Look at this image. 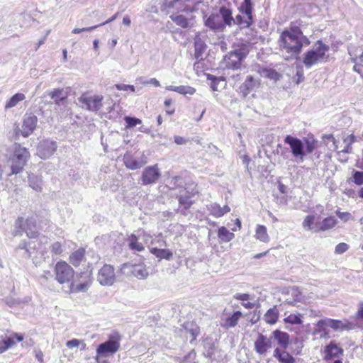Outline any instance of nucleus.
Wrapping results in <instances>:
<instances>
[{
	"instance_id": "obj_17",
	"label": "nucleus",
	"mask_w": 363,
	"mask_h": 363,
	"mask_svg": "<svg viewBox=\"0 0 363 363\" xmlns=\"http://www.w3.org/2000/svg\"><path fill=\"white\" fill-rule=\"evenodd\" d=\"M204 25L214 33L223 32L227 27L216 13H212L208 17H205Z\"/></svg>"
},
{
	"instance_id": "obj_46",
	"label": "nucleus",
	"mask_w": 363,
	"mask_h": 363,
	"mask_svg": "<svg viewBox=\"0 0 363 363\" xmlns=\"http://www.w3.org/2000/svg\"><path fill=\"white\" fill-rule=\"evenodd\" d=\"M132 274L140 279H143L147 277L148 272L145 266L135 265L133 267Z\"/></svg>"
},
{
	"instance_id": "obj_35",
	"label": "nucleus",
	"mask_w": 363,
	"mask_h": 363,
	"mask_svg": "<svg viewBox=\"0 0 363 363\" xmlns=\"http://www.w3.org/2000/svg\"><path fill=\"white\" fill-rule=\"evenodd\" d=\"M254 23L253 16H246L244 18L241 15L238 14L234 18V25L237 24L240 26V28H249Z\"/></svg>"
},
{
	"instance_id": "obj_60",
	"label": "nucleus",
	"mask_w": 363,
	"mask_h": 363,
	"mask_svg": "<svg viewBox=\"0 0 363 363\" xmlns=\"http://www.w3.org/2000/svg\"><path fill=\"white\" fill-rule=\"evenodd\" d=\"M357 58H352V62H354L355 65L353 67V69L354 72L359 73L362 77H363V65L361 64H357L356 62Z\"/></svg>"
},
{
	"instance_id": "obj_9",
	"label": "nucleus",
	"mask_w": 363,
	"mask_h": 363,
	"mask_svg": "<svg viewBox=\"0 0 363 363\" xmlns=\"http://www.w3.org/2000/svg\"><path fill=\"white\" fill-rule=\"evenodd\" d=\"M260 86V79L252 75L248 74L244 78V81L238 86L237 91L243 98L245 99L248 94L255 91Z\"/></svg>"
},
{
	"instance_id": "obj_30",
	"label": "nucleus",
	"mask_w": 363,
	"mask_h": 363,
	"mask_svg": "<svg viewBox=\"0 0 363 363\" xmlns=\"http://www.w3.org/2000/svg\"><path fill=\"white\" fill-rule=\"evenodd\" d=\"M169 18L177 26L182 28H189L192 26L190 20L182 14H171Z\"/></svg>"
},
{
	"instance_id": "obj_31",
	"label": "nucleus",
	"mask_w": 363,
	"mask_h": 363,
	"mask_svg": "<svg viewBox=\"0 0 363 363\" xmlns=\"http://www.w3.org/2000/svg\"><path fill=\"white\" fill-rule=\"evenodd\" d=\"M28 182L29 186L37 192L43 191V182L40 177L33 174H29L28 177Z\"/></svg>"
},
{
	"instance_id": "obj_38",
	"label": "nucleus",
	"mask_w": 363,
	"mask_h": 363,
	"mask_svg": "<svg viewBox=\"0 0 363 363\" xmlns=\"http://www.w3.org/2000/svg\"><path fill=\"white\" fill-rule=\"evenodd\" d=\"M25 99L26 96L23 93H17L14 94L6 101L4 106L5 110L16 106L19 102L23 101Z\"/></svg>"
},
{
	"instance_id": "obj_24",
	"label": "nucleus",
	"mask_w": 363,
	"mask_h": 363,
	"mask_svg": "<svg viewBox=\"0 0 363 363\" xmlns=\"http://www.w3.org/2000/svg\"><path fill=\"white\" fill-rule=\"evenodd\" d=\"M286 295L290 296L284 299V302L289 305H295L296 302H301L303 300V296L297 286H291L287 289Z\"/></svg>"
},
{
	"instance_id": "obj_2",
	"label": "nucleus",
	"mask_w": 363,
	"mask_h": 363,
	"mask_svg": "<svg viewBox=\"0 0 363 363\" xmlns=\"http://www.w3.org/2000/svg\"><path fill=\"white\" fill-rule=\"evenodd\" d=\"M298 36H301V30L298 27L284 30L279 40L280 48L286 50L291 56L298 55L301 52V43L299 42Z\"/></svg>"
},
{
	"instance_id": "obj_12",
	"label": "nucleus",
	"mask_w": 363,
	"mask_h": 363,
	"mask_svg": "<svg viewBox=\"0 0 363 363\" xmlns=\"http://www.w3.org/2000/svg\"><path fill=\"white\" fill-rule=\"evenodd\" d=\"M38 123V118L33 113H26L23 116L21 129L16 130V134H21L24 138H28L33 133Z\"/></svg>"
},
{
	"instance_id": "obj_7",
	"label": "nucleus",
	"mask_w": 363,
	"mask_h": 363,
	"mask_svg": "<svg viewBox=\"0 0 363 363\" xmlns=\"http://www.w3.org/2000/svg\"><path fill=\"white\" fill-rule=\"evenodd\" d=\"M15 235H21V230H23L28 237L30 238H36L38 235L36 220L33 217L28 218L24 223L23 218H18L15 223Z\"/></svg>"
},
{
	"instance_id": "obj_50",
	"label": "nucleus",
	"mask_w": 363,
	"mask_h": 363,
	"mask_svg": "<svg viewBox=\"0 0 363 363\" xmlns=\"http://www.w3.org/2000/svg\"><path fill=\"white\" fill-rule=\"evenodd\" d=\"M187 331L191 337L190 342L192 343L200 333L199 327L196 325L191 324V327L187 329Z\"/></svg>"
},
{
	"instance_id": "obj_1",
	"label": "nucleus",
	"mask_w": 363,
	"mask_h": 363,
	"mask_svg": "<svg viewBox=\"0 0 363 363\" xmlns=\"http://www.w3.org/2000/svg\"><path fill=\"white\" fill-rule=\"evenodd\" d=\"M284 141L289 145L290 152L297 162H303L306 156L312 153L316 146L313 139L304 138L301 140L291 135H286Z\"/></svg>"
},
{
	"instance_id": "obj_52",
	"label": "nucleus",
	"mask_w": 363,
	"mask_h": 363,
	"mask_svg": "<svg viewBox=\"0 0 363 363\" xmlns=\"http://www.w3.org/2000/svg\"><path fill=\"white\" fill-rule=\"evenodd\" d=\"M124 120L126 123V128H133L142 123L140 119L130 116H125Z\"/></svg>"
},
{
	"instance_id": "obj_64",
	"label": "nucleus",
	"mask_w": 363,
	"mask_h": 363,
	"mask_svg": "<svg viewBox=\"0 0 363 363\" xmlns=\"http://www.w3.org/2000/svg\"><path fill=\"white\" fill-rule=\"evenodd\" d=\"M355 141H356V137L353 134L348 135L343 140L344 143H349L350 145H352Z\"/></svg>"
},
{
	"instance_id": "obj_55",
	"label": "nucleus",
	"mask_w": 363,
	"mask_h": 363,
	"mask_svg": "<svg viewBox=\"0 0 363 363\" xmlns=\"http://www.w3.org/2000/svg\"><path fill=\"white\" fill-rule=\"evenodd\" d=\"M50 250L51 252L56 255H60L62 252V245L59 242L52 243Z\"/></svg>"
},
{
	"instance_id": "obj_59",
	"label": "nucleus",
	"mask_w": 363,
	"mask_h": 363,
	"mask_svg": "<svg viewBox=\"0 0 363 363\" xmlns=\"http://www.w3.org/2000/svg\"><path fill=\"white\" fill-rule=\"evenodd\" d=\"M99 26H94L91 27H86L83 28H74L72 30V33L74 34H78L82 32H87V31H91L97 28Z\"/></svg>"
},
{
	"instance_id": "obj_8",
	"label": "nucleus",
	"mask_w": 363,
	"mask_h": 363,
	"mask_svg": "<svg viewBox=\"0 0 363 363\" xmlns=\"http://www.w3.org/2000/svg\"><path fill=\"white\" fill-rule=\"evenodd\" d=\"M56 280L61 284L72 282L74 277L73 269L65 262H59L55 267Z\"/></svg>"
},
{
	"instance_id": "obj_32",
	"label": "nucleus",
	"mask_w": 363,
	"mask_h": 363,
	"mask_svg": "<svg viewBox=\"0 0 363 363\" xmlns=\"http://www.w3.org/2000/svg\"><path fill=\"white\" fill-rule=\"evenodd\" d=\"M48 95L54 101V103L58 106L67 97V94L63 89H55L50 91Z\"/></svg>"
},
{
	"instance_id": "obj_26",
	"label": "nucleus",
	"mask_w": 363,
	"mask_h": 363,
	"mask_svg": "<svg viewBox=\"0 0 363 363\" xmlns=\"http://www.w3.org/2000/svg\"><path fill=\"white\" fill-rule=\"evenodd\" d=\"M274 357L280 363H295V358L291 355L289 352H286L285 350L276 348L274 351Z\"/></svg>"
},
{
	"instance_id": "obj_18",
	"label": "nucleus",
	"mask_w": 363,
	"mask_h": 363,
	"mask_svg": "<svg viewBox=\"0 0 363 363\" xmlns=\"http://www.w3.org/2000/svg\"><path fill=\"white\" fill-rule=\"evenodd\" d=\"M83 281L79 284H74L73 281L68 286L67 292H85L88 290L92 283V278L90 272H83L81 274Z\"/></svg>"
},
{
	"instance_id": "obj_47",
	"label": "nucleus",
	"mask_w": 363,
	"mask_h": 363,
	"mask_svg": "<svg viewBox=\"0 0 363 363\" xmlns=\"http://www.w3.org/2000/svg\"><path fill=\"white\" fill-rule=\"evenodd\" d=\"M129 247L131 250L142 252L144 250V246L142 243L138 242V238L136 235H132L129 238Z\"/></svg>"
},
{
	"instance_id": "obj_19",
	"label": "nucleus",
	"mask_w": 363,
	"mask_h": 363,
	"mask_svg": "<svg viewBox=\"0 0 363 363\" xmlns=\"http://www.w3.org/2000/svg\"><path fill=\"white\" fill-rule=\"evenodd\" d=\"M125 166L132 170L141 168L147 162L143 156L134 157L133 155L126 153L123 158Z\"/></svg>"
},
{
	"instance_id": "obj_62",
	"label": "nucleus",
	"mask_w": 363,
	"mask_h": 363,
	"mask_svg": "<svg viewBox=\"0 0 363 363\" xmlns=\"http://www.w3.org/2000/svg\"><path fill=\"white\" fill-rule=\"evenodd\" d=\"M250 298V296L248 294H236L234 295V298L242 301H247Z\"/></svg>"
},
{
	"instance_id": "obj_15",
	"label": "nucleus",
	"mask_w": 363,
	"mask_h": 363,
	"mask_svg": "<svg viewBox=\"0 0 363 363\" xmlns=\"http://www.w3.org/2000/svg\"><path fill=\"white\" fill-rule=\"evenodd\" d=\"M317 327L319 330L325 331L327 328H331L336 331H343L350 330L349 323L345 321L342 322L339 320H334L330 318H325L320 320L317 323Z\"/></svg>"
},
{
	"instance_id": "obj_45",
	"label": "nucleus",
	"mask_w": 363,
	"mask_h": 363,
	"mask_svg": "<svg viewBox=\"0 0 363 363\" xmlns=\"http://www.w3.org/2000/svg\"><path fill=\"white\" fill-rule=\"evenodd\" d=\"M35 245L34 242H29L28 243L23 242L19 244L16 248V250H24L26 254L24 256L27 258H29L31 256L33 251L35 250Z\"/></svg>"
},
{
	"instance_id": "obj_39",
	"label": "nucleus",
	"mask_w": 363,
	"mask_h": 363,
	"mask_svg": "<svg viewBox=\"0 0 363 363\" xmlns=\"http://www.w3.org/2000/svg\"><path fill=\"white\" fill-rule=\"evenodd\" d=\"M84 252L85 251L82 248L78 249L72 252L69 256L70 263L75 267L79 266L84 257Z\"/></svg>"
},
{
	"instance_id": "obj_61",
	"label": "nucleus",
	"mask_w": 363,
	"mask_h": 363,
	"mask_svg": "<svg viewBox=\"0 0 363 363\" xmlns=\"http://www.w3.org/2000/svg\"><path fill=\"white\" fill-rule=\"evenodd\" d=\"M336 214L341 220L344 221H347L351 217L350 213L348 212H340L337 211Z\"/></svg>"
},
{
	"instance_id": "obj_6",
	"label": "nucleus",
	"mask_w": 363,
	"mask_h": 363,
	"mask_svg": "<svg viewBox=\"0 0 363 363\" xmlns=\"http://www.w3.org/2000/svg\"><path fill=\"white\" fill-rule=\"evenodd\" d=\"M194 0H162L161 10L167 13H189L193 11Z\"/></svg>"
},
{
	"instance_id": "obj_34",
	"label": "nucleus",
	"mask_w": 363,
	"mask_h": 363,
	"mask_svg": "<svg viewBox=\"0 0 363 363\" xmlns=\"http://www.w3.org/2000/svg\"><path fill=\"white\" fill-rule=\"evenodd\" d=\"M166 90L173 91L177 92L180 94H183V95H186V94L193 95L196 91V89L194 88H193L190 86H184V85H181V86H166Z\"/></svg>"
},
{
	"instance_id": "obj_13",
	"label": "nucleus",
	"mask_w": 363,
	"mask_h": 363,
	"mask_svg": "<svg viewBox=\"0 0 363 363\" xmlns=\"http://www.w3.org/2000/svg\"><path fill=\"white\" fill-rule=\"evenodd\" d=\"M57 149V144L55 141L43 139L40 140L37 146V155L41 159L46 160L50 157Z\"/></svg>"
},
{
	"instance_id": "obj_11",
	"label": "nucleus",
	"mask_w": 363,
	"mask_h": 363,
	"mask_svg": "<svg viewBox=\"0 0 363 363\" xmlns=\"http://www.w3.org/2000/svg\"><path fill=\"white\" fill-rule=\"evenodd\" d=\"M116 278L113 267L108 264H105L99 269L97 274V281L101 286H112L116 281Z\"/></svg>"
},
{
	"instance_id": "obj_28",
	"label": "nucleus",
	"mask_w": 363,
	"mask_h": 363,
	"mask_svg": "<svg viewBox=\"0 0 363 363\" xmlns=\"http://www.w3.org/2000/svg\"><path fill=\"white\" fill-rule=\"evenodd\" d=\"M197 191L194 190H192L191 192L188 190H186L185 194H181L178 197L179 204L182 206L185 209H189L194 203L191 199L196 194H197Z\"/></svg>"
},
{
	"instance_id": "obj_48",
	"label": "nucleus",
	"mask_w": 363,
	"mask_h": 363,
	"mask_svg": "<svg viewBox=\"0 0 363 363\" xmlns=\"http://www.w3.org/2000/svg\"><path fill=\"white\" fill-rule=\"evenodd\" d=\"M284 321L290 324H301V315L300 314H290L284 319Z\"/></svg>"
},
{
	"instance_id": "obj_53",
	"label": "nucleus",
	"mask_w": 363,
	"mask_h": 363,
	"mask_svg": "<svg viewBox=\"0 0 363 363\" xmlns=\"http://www.w3.org/2000/svg\"><path fill=\"white\" fill-rule=\"evenodd\" d=\"M315 221V216L313 215L307 216L303 221V227L307 230L312 229V225Z\"/></svg>"
},
{
	"instance_id": "obj_3",
	"label": "nucleus",
	"mask_w": 363,
	"mask_h": 363,
	"mask_svg": "<svg viewBox=\"0 0 363 363\" xmlns=\"http://www.w3.org/2000/svg\"><path fill=\"white\" fill-rule=\"evenodd\" d=\"M329 51V46L318 40L303 55V63L309 69L313 65L318 64L326 58V53Z\"/></svg>"
},
{
	"instance_id": "obj_51",
	"label": "nucleus",
	"mask_w": 363,
	"mask_h": 363,
	"mask_svg": "<svg viewBox=\"0 0 363 363\" xmlns=\"http://www.w3.org/2000/svg\"><path fill=\"white\" fill-rule=\"evenodd\" d=\"M208 210L211 215L219 218L222 216L221 207L217 203H212L208 206Z\"/></svg>"
},
{
	"instance_id": "obj_4",
	"label": "nucleus",
	"mask_w": 363,
	"mask_h": 363,
	"mask_svg": "<svg viewBox=\"0 0 363 363\" xmlns=\"http://www.w3.org/2000/svg\"><path fill=\"white\" fill-rule=\"evenodd\" d=\"M121 337L117 332L109 335L106 341L101 343L96 348V361L101 363V357H106L117 352L120 348Z\"/></svg>"
},
{
	"instance_id": "obj_41",
	"label": "nucleus",
	"mask_w": 363,
	"mask_h": 363,
	"mask_svg": "<svg viewBox=\"0 0 363 363\" xmlns=\"http://www.w3.org/2000/svg\"><path fill=\"white\" fill-rule=\"evenodd\" d=\"M150 252L157 258L165 259L167 260L171 259L173 256L172 252L168 249H158L157 247H153L150 250Z\"/></svg>"
},
{
	"instance_id": "obj_49",
	"label": "nucleus",
	"mask_w": 363,
	"mask_h": 363,
	"mask_svg": "<svg viewBox=\"0 0 363 363\" xmlns=\"http://www.w3.org/2000/svg\"><path fill=\"white\" fill-rule=\"evenodd\" d=\"M208 79L211 81V88L213 91H218L219 83L224 81L223 78L222 77H216L211 74L208 75Z\"/></svg>"
},
{
	"instance_id": "obj_25",
	"label": "nucleus",
	"mask_w": 363,
	"mask_h": 363,
	"mask_svg": "<svg viewBox=\"0 0 363 363\" xmlns=\"http://www.w3.org/2000/svg\"><path fill=\"white\" fill-rule=\"evenodd\" d=\"M23 340V336L21 334H13L6 339L0 342V354L4 352L6 350L11 347L17 342H21Z\"/></svg>"
},
{
	"instance_id": "obj_29",
	"label": "nucleus",
	"mask_w": 363,
	"mask_h": 363,
	"mask_svg": "<svg viewBox=\"0 0 363 363\" xmlns=\"http://www.w3.org/2000/svg\"><path fill=\"white\" fill-rule=\"evenodd\" d=\"M326 360L330 359L333 357H337L343 353L342 349L340 348L333 342H331L325 349Z\"/></svg>"
},
{
	"instance_id": "obj_16",
	"label": "nucleus",
	"mask_w": 363,
	"mask_h": 363,
	"mask_svg": "<svg viewBox=\"0 0 363 363\" xmlns=\"http://www.w3.org/2000/svg\"><path fill=\"white\" fill-rule=\"evenodd\" d=\"M161 176V172L157 164L148 166L145 167L141 175V182L143 185L154 184L157 182Z\"/></svg>"
},
{
	"instance_id": "obj_27",
	"label": "nucleus",
	"mask_w": 363,
	"mask_h": 363,
	"mask_svg": "<svg viewBox=\"0 0 363 363\" xmlns=\"http://www.w3.org/2000/svg\"><path fill=\"white\" fill-rule=\"evenodd\" d=\"M194 57L196 60H201L203 54L204 53L206 49V45L202 40L199 33L196 34L194 38Z\"/></svg>"
},
{
	"instance_id": "obj_23",
	"label": "nucleus",
	"mask_w": 363,
	"mask_h": 363,
	"mask_svg": "<svg viewBox=\"0 0 363 363\" xmlns=\"http://www.w3.org/2000/svg\"><path fill=\"white\" fill-rule=\"evenodd\" d=\"M270 338L272 340H274L277 341V344L280 347V349L286 350L289 346V335L286 332L276 330L272 332Z\"/></svg>"
},
{
	"instance_id": "obj_63",
	"label": "nucleus",
	"mask_w": 363,
	"mask_h": 363,
	"mask_svg": "<svg viewBox=\"0 0 363 363\" xmlns=\"http://www.w3.org/2000/svg\"><path fill=\"white\" fill-rule=\"evenodd\" d=\"M299 42L301 43V48L303 46L305 45H309L311 43V41L309 39L303 35V32L301 31V36H298Z\"/></svg>"
},
{
	"instance_id": "obj_10",
	"label": "nucleus",
	"mask_w": 363,
	"mask_h": 363,
	"mask_svg": "<svg viewBox=\"0 0 363 363\" xmlns=\"http://www.w3.org/2000/svg\"><path fill=\"white\" fill-rule=\"evenodd\" d=\"M103 99L104 97L101 95L88 96L87 94H82L78 99L82 108L92 112H97L101 109Z\"/></svg>"
},
{
	"instance_id": "obj_21",
	"label": "nucleus",
	"mask_w": 363,
	"mask_h": 363,
	"mask_svg": "<svg viewBox=\"0 0 363 363\" xmlns=\"http://www.w3.org/2000/svg\"><path fill=\"white\" fill-rule=\"evenodd\" d=\"M216 13L228 27H231L234 25L233 10L230 4L228 5L220 6Z\"/></svg>"
},
{
	"instance_id": "obj_36",
	"label": "nucleus",
	"mask_w": 363,
	"mask_h": 363,
	"mask_svg": "<svg viewBox=\"0 0 363 363\" xmlns=\"http://www.w3.org/2000/svg\"><path fill=\"white\" fill-rule=\"evenodd\" d=\"M337 223V220L333 216L325 218L317 227L315 231H325L333 228Z\"/></svg>"
},
{
	"instance_id": "obj_58",
	"label": "nucleus",
	"mask_w": 363,
	"mask_h": 363,
	"mask_svg": "<svg viewBox=\"0 0 363 363\" xmlns=\"http://www.w3.org/2000/svg\"><path fill=\"white\" fill-rule=\"evenodd\" d=\"M80 344H81V340L72 339V340H68L66 342V346L69 349H72L74 347H79L80 346Z\"/></svg>"
},
{
	"instance_id": "obj_33",
	"label": "nucleus",
	"mask_w": 363,
	"mask_h": 363,
	"mask_svg": "<svg viewBox=\"0 0 363 363\" xmlns=\"http://www.w3.org/2000/svg\"><path fill=\"white\" fill-rule=\"evenodd\" d=\"M242 315V313L239 311L234 312L232 315L225 319L224 323L222 324V326L227 329L235 327L238 324V322Z\"/></svg>"
},
{
	"instance_id": "obj_57",
	"label": "nucleus",
	"mask_w": 363,
	"mask_h": 363,
	"mask_svg": "<svg viewBox=\"0 0 363 363\" xmlns=\"http://www.w3.org/2000/svg\"><path fill=\"white\" fill-rule=\"evenodd\" d=\"M116 88L118 90L128 91L130 90L132 92H135V86L133 85L124 84H116Z\"/></svg>"
},
{
	"instance_id": "obj_37",
	"label": "nucleus",
	"mask_w": 363,
	"mask_h": 363,
	"mask_svg": "<svg viewBox=\"0 0 363 363\" xmlns=\"http://www.w3.org/2000/svg\"><path fill=\"white\" fill-rule=\"evenodd\" d=\"M279 318V311L276 306L269 308L264 315L266 323L273 325L277 323Z\"/></svg>"
},
{
	"instance_id": "obj_54",
	"label": "nucleus",
	"mask_w": 363,
	"mask_h": 363,
	"mask_svg": "<svg viewBox=\"0 0 363 363\" xmlns=\"http://www.w3.org/2000/svg\"><path fill=\"white\" fill-rule=\"evenodd\" d=\"M353 182L357 185L363 184V172L354 171L353 173Z\"/></svg>"
},
{
	"instance_id": "obj_40",
	"label": "nucleus",
	"mask_w": 363,
	"mask_h": 363,
	"mask_svg": "<svg viewBox=\"0 0 363 363\" xmlns=\"http://www.w3.org/2000/svg\"><path fill=\"white\" fill-rule=\"evenodd\" d=\"M259 74L262 77L268 78L275 82L279 80L281 77V75L275 69L270 68H262L261 70H259Z\"/></svg>"
},
{
	"instance_id": "obj_22",
	"label": "nucleus",
	"mask_w": 363,
	"mask_h": 363,
	"mask_svg": "<svg viewBox=\"0 0 363 363\" xmlns=\"http://www.w3.org/2000/svg\"><path fill=\"white\" fill-rule=\"evenodd\" d=\"M203 355L211 361L218 362L222 359L223 352L221 350L216 347L213 342H206L205 345Z\"/></svg>"
},
{
	"instance_id": "obj_14",
	"label": "nucleus",
	"mask_w": 363,
	"mask_h": 363,
	"mask_svg": "<svg viewBox=\"0 0 363 363\" xmlns=\"http://www.w3.org/2000/svg\"><path fill=\"white\" fill-rule=\"evenodd\" d=\"M245 57V53L240 49L230 52L224 59L226 67L233 70L240 69Z\"/></svg>"
},
{
	"instance_id": "obj_56",
	"label": "nucleus",
	"mask_w": 363,
	"mask_h": 363,
	"mask_svg": "<svg viewBox=\"0 0 363 363\" xmlns=\"http://www.w3.org/2000/svg\"><path fill=\"white\" fill-rule=\"evenodd\" d=\"M349 248V246L345 242H341L337 245L335 249V252L336 254H342L345 252H346Z\"/></svg>"
},
{
	"instance_id": "obj_44",
	"label": "nucleus",
	"mask_w": 363,
	"mask_h": 363,
	"mask_svg": "<svg viewBox=\"0 0 363 363\" xmlns=\"http://www.w3.org/2000/svg\"><path fill=\"white\" fill-rule=\"evenodd\" d=\"M238 10L245 16H252L253 7L252 0H243Z\"/></svg>"
},
{
	"instance_id": "obj_20",
	"label": "nucleus",
	"mask_w": 363,
	"mask_h": 363,
	"mask_svg": "<svg viewBox=\"0 0 363 363\" xmlns=\"http://www.w3.org/2000/svg\"><path fill=\"white\" fill-rule=\"evenodd\" d=\"M272 342L270 337H267L263 334L259 333L255 341V350L259 354L264 355L272 347Z\"/></svg>"
},
{
	"instance_id": "obj_43",
	"label": "nucleus",
	"mask_w": 363,
	"mask_h": 363,
	"mask_svg": "<svg viewBox=\"0 0 363 363\" xmlns=\"http://www.w3.org/2000/svg\"><path fill=\"white\" fill-rule=\"evenodd\" d=\"M255 237L257 239L264 242H267L269 240L267 228L262 225H258L257 226Z\"/></svg>"
},
{
	"instance_id": "obj_5",
	"label": "nucleus",
	"mask_w": 363,
	"mask_h": 363,
	"mask_svg": "<svg viewBox=\"0 0 363 363\" xmlns=\"http://www.w3.org/2000/svg\"><path fill=\"white\" fill-rule=\"evenodd\" d=\"M30 157V153L26 147L16 145L13 155L8 160V164L11 168V172L8 176L20 173Z\"/></svg>"
},
{
	"instance_id": "obj_42",
	"label": "nucleus",
	"mask_w": 363,
	"mask_h": 363,
	"mask_svg": "<svg viewBox=\"0 0 363 363\" xmlns=\"http://www.w3.org/2000/svg\"><path fill=\"white\" fill-rule=\"evenodd\" d=\"M218 237L222 242H228L232 240L235 235L228 230L225 227L222 226L218 230Z\"/></svg>"
}]
</instances>
